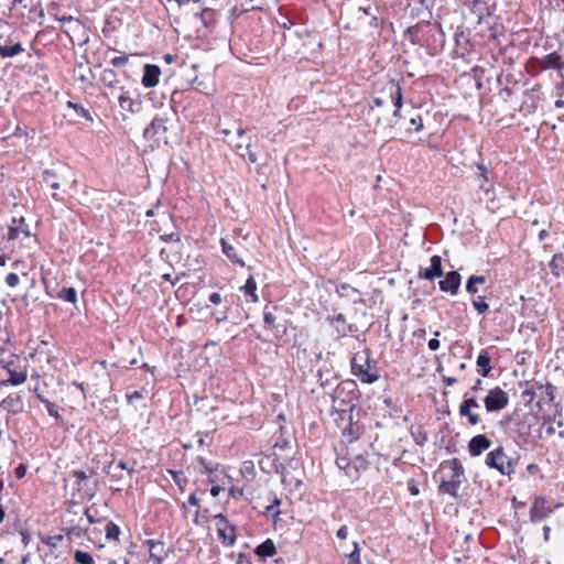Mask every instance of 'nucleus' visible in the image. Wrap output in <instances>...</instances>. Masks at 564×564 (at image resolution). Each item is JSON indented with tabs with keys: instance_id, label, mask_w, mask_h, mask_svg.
<instances>
[{
	"instance_id": "69168bd1",
	"label": "nucleus",
	"mask_w": 564,
	"mask_h": 564,
	"mask_svg": "<svg viewBox=\"0 0 564 564\" xmlns=\"http://www.w3.org/2000/svg\"><path fill=\"white\" fill-rule=\"evenodd\" d=\"M336 464L337 466L340 468V469H346V468H350V462H348L347 458L345 457H339L336 459Z\"/></svg>"
},
{
	"instance_id": "8fccbe9b",
	"label": "nucleus",
	"mask_w": 564,
	"mask_h": 564,
	"mask_svg": "<svg viewBox=\"0 0 564 564\" xmlns=\"http://www.w3.org/2000/svg\"><path fill=\"white\" fill-rule=\"evenodd\" d=\"M468 394H469V392L465 393V399L460 403V405L468 408V409H478L479 403H478L476 395L468 397Z\"/></svg>"
},
{
	"instance_id": "2f4dec72",
	"label": "nucleus",
	"mask_w": 564,
	"mask_h": 564,
	"mask_svg": "<svg viewBox=\"0 0 564 564\" xmlns=\"http://www.w3.org/2000/svg\"><path fill=\"white\" fill-rule=\"evenodd\" d=\"M33 392L36 394V397L39 398V400L45 404L46 406V410L48 412V414L53 417H55L56 420H59L61 416H59V413H58V406L51 402L50 400L45 399L42 393L40 392V389L37 386H35L33 388Z\"/></svg>"
},
{
	"instance_id": "5701e85b",
	"label": "nucleus",
	"mask_w": 564,
	"mask_h": 564,
	"mask_svg": "<svg viewBox=\"0 0 564 564\" xmlns=\"http://www.w3.org/2000/svg\"><path fill=\"white\" fill-rule=\"evenodd\" d=\"M65 538H70V529H62L59 533L46 535L42 538V542L52 549H57L62 546Z\"/></svg>"
},
{
	"instance_id": "0e129e2a",
	"label": "nucleus",
	"mask_w": 564,
	"mask_h": 564,
	"mask_svg": "<svg viewBox=\"0 0 564 564\" xmlns=\"http://www.w3.org/2000/svg\"><path fill=\"white\" fill-rule=\"evenodd\" d=\"M265 513L268 516H271L273 518H276L279 514H280V510L278 508H275V506H271V505H268L265 507Z\"/></svg>"
},
{
	"instance_id": "1a4fd4ad",
	"label": "nucleus",
	"mask_w": 564,
	"mask_h": 564,
	"mask_svg": "<svg viewBox=\"0 0 564 564\" xmlns=\"http://www.w3.org/2000/svg\"><path fill=\"white\" fill-rule=\"evenodd\" d=\"M440 473H444L445 470H449L451 474L445 475V481H462L465 476V469L463 464L458 458H452L448 460H444L441 463Z\"/></svg>"
},
{
	"instance_id": "052dcab7",
	"label": "nucleus",
	"mask_w": 564,
	"mask_h": 564,
	"mask_svg": "<svg viewBox=\"0 0 564 564\" xmlns=\"http://www.w3.org/2000/svg\"><path fill=\"white\" fill-rule=\"evenodd\" d=\"M410 123L415 127V131H421L423 129V122L421 116L410 119Z\"/></svg>"
},
{
	"instance_id": "393cba45",
	"label": "nucleus",
	"mask_w": 564,
	"mask_h": 564,
	"mask_svg": "<svg viewBox=\"0 0 564 564\" xmlns=\"http://www.w3.org/2000/svg\"><path fill=\"white\" fill-rule=\"evenodd\" d=\"M221 251L224 254L235 264L245 267V261L239 257L237 249L234 245L228 242L226 239H220Z\"/></svg>"
},
{
	"instance_id": "e2e57ef3",
	"label": "nucleus",
	"mask_w": 564,
	"mask_h": 564,
	"mask_svg": "<svg viewBox=\"0 0 564 564\" xmlns=\"http://www.w3.org/2000/svg\"><path fill=\"white\" fill-rule=\"evenodd\" d=\"M348 535V527L346 524L341 525L337 532H336V536L340 540H345Z\"/></svg>"
},
{
	"instance_id": "6ab92c4d",
	"label": "nucleus",
	"mask_w": 564,
	"mask_h": 564,
	"mask_svg": "<svg viewBox=\"0 0 564 564\" xmlns=\"http://www.w3.org/2000/svg\"><path fill=\"white\" fill-rule=\"evenodd\" d=\"M166 130L165 121L161 118H154L149 127L144 129L143 135L145 139L160 140Z\"/></svg>"
},
{
	"instance_id": "680f3d73",
	"label": "nucleus",
	"mask_w": 564,
	"mask_h": 564,
	"mask_svg": "<svg viewBox=\"0 0 564 564\" xmlns=\"http://www.w3.org/2000/svg\"><path fill=\"white\" fill-rule=\"evenodd\" d=\"M17 1L24 9H29L30 11H32V9L36 6V0H17Z\"/></svg>"
},
{
	"instance_id": "603ef678",
	"label": "nucleus",
	"mask_w": 564,
	"mask_h": 564,
	"mask_svg": "<svg viewBox=\"0 0 564 564\" xmlns=\"http://www.w3.org/2000/svg\"><path fill=\"white\" fill-rule=\"evenodd\" d=\"M6 283L8 284V286L10 288H15L19 285L20 283V278L17 273L14 272H10L9 274H7L6 276Z\"/></svg>"
},
{
	"instance_id": "864d4df0",
	"label": "nucleus",
	"mask_w": 564,
	"mask_h": 564,
	"mask_svg": "<svg viewBox=\"0 0 564 564\" xmlns=\"http://www.w3.org/2000/svg\"><path fill=\"white\" fill-rule=\"evenodd\" d=\"M128 59H129L128 55L123 54V55L113 57L111 59L110 64L113 67H121L128 63Z\"/></svg>"
},
{
	"instance_id": "4be33fe9",
	"label": "nucleus",
	"mask_w": 564,
	"mask_h": 564,
	"mask_svg": "<svg viewBox=\"0 0 564 564\" xmlns=\"http://www.w3.org/2000/svg\"><path fill=\"white\" fill-rule=\"evenodd\" d=\"M195 17L199 19L206 29H215L218 22L217 11L213 8L206 7L200 12H197Z\"/></svg>"
},
{
	"instance_id": "412c9836",
	"label": "nucleus",
	"mask_w": 564,
	"mask_h": 564,
	"mask_svg": "<svg viewBox=\"0 0 564 564\" xmlns=\"http://www.w3.org/2000/svg\"><path fill=\"white\" fill-rule=\"evenodd\" d=\"M231 148L236 152L237 155L242 158L243 160H248L250 163H256L258 161V156L254 152L251 151L250 142L243 144L242 142H230Z\"/></svg>"
},
{
	"instance_id": "c756f323",
	"label": "nucleus",
	"mask_w": 564,
	"mask_h": 564,
	"mask_svg": "<svg viewBox=\"0 0 564 564\" xmlns=\"http://www.w3.org/2000/svg\"><path fill=\"white\" fill-rule=\"evenodd\" d=\"M340 296L351 297L354 303L362 302L360 292L347 283H343L337 288Z\"/></svg>"
},
{
	"instance_id": "72a5a7b5",
	"label": "nucleus",
	"mask_w": 564,
	"mask_h": 564,
	"mask_svg": "<svg viewBox=\"0 0 564 564\" xmlns=\"http://www.w3.org/2000/svg\"><path fill=\"white\" fill-rule=\"evenodd\" d=\"M24 52V47L20 43L13 45H0V57L9 58Z\"/></svg>"
},
{
	"instance_id": "58836bf2",
	"label": "nucleus",
	"mask_w": 564,
	"mask_h": 564,
	"mask_svg": "<svg viewBox=\"0 0 564 564\" xmlns=\"http://www.w3.org/2000/svg\"><path fill=\"white\" fill-rule=\"evenodd\" d=\"M458 414L462 417H467L468 423L470 425H477L480 422V416L477 413L473 412V409L465 408L460 404L458 408Z\"/></svg>"
},
{
	"instance_id": "4d7b16f0",
	"label": "nucleus",
	"mask_w": 564,
	"mask_h": 564,
	"mask_svg": "<svg viewBox=\"0 0 564 564\" xmlns=\"http://www.w3.org/2000/svg\"><path fill=\"white\" fill-rule=\"evenodd\" d=\"M76 78L83 83H88L91 85V69L87 67L86 73L80 72L78 75H76Z\"/></svg>"
},
{
	"instance_id": "79ce46f5",
	"label": "nucleus",
	"mask_w": 564,
	"mask_h": 564,
	"mask_svg": "<svg viewBox=\"0 0 564 564\" xmlns=\"http://www.w3.org/2000/svg\"><path fill=\"white\" fill-rule=\"evenodd\" d=\"M411 435L415 444L420 446H423L427 441V434L421 426L415 430H411Z\"/></svg>"
},
{
	"instance_id": "bb28decb",
	"label": "nucleus",
	"mask_w": 564,
	"mask_h": 564,
	"mask_svg": "<svg viewBox=\"0 0 564 564\" xmlns=\"http://www.w3.org/2000/svg\"><path fill=\"white\" fill-rule=\"evenodd\" d=\"M460 485L462 481H445V478H442L438 484L437 491L441 495H448L453 498H457Z\"/></svg>"
},
{
	"instance_id": "de8ad7c7",
	"label": "nucleus",
	"mask_w": 564,
	"mask_h": 564,
	"mask_svg": "<svg viewBox=\"0 0 564 564\" xmlns=\"http://www.w3.org/2000/svg\"><path fill=\"white\" fill-rule=\"evenodd\" d=\"M241 474L245 476V477H254V464L252 460H245L242 463V466H241V469H240Z\"/></svg>"
},
{
	"instance_id": "774afa93",
	"label": "nucleus",
	"mask_w": 564,
	"mask_h": 564,
	"mask_svg": "<svg viewBox=\"0 0 564 564\" xmlns=\"http://www.w3.org/2000/svg\"><path fill=\"white\" fill-rule=\"evenodd\" d=\"M109 469H111V470H118V469H119L120 471H123V470L128 469V466H127V463H124L123 460H120V462H119L118 464H116V465H115V464H111V465L109 466Z\"/></svg>"
},
{
	"instance_id": "2eb2a0df",
	"label": "nucleus",
	"mask_w": 564,
	"mask_h": 564,
	"mask_svg": "<svg viewBox=\"0 0 564 564\" xmlns=\"http://www.w3.org/2000/svg\"><path fill=\"white\" fill-rule=\"evenodd\" d=\"M2 408L8 414H18L23 411L24 403L20 393H10L1 402Z\"/></svg>"
},
{
	"instance_id": "9b49d317",
	"label": "nucleus",
	"mask_w": 564,
	"mask_h": 564,
	"mask_svg": "<svg viewBox=\"0 0 564 564\" xmlns=\"http://www.w3.org/2000/svg\"><path fill=\"white\" fill-rule=\"evenodd\" d=\"M357 377L362 383L371 384L379 379V373L377 368L370 365V359H366V361L360 362V367L356 368V371L352 373Z\"/></svg>"
},
{
	"instance_id": "37998d69",
	"label": "nucleus",
	"mask_w": 564,
	"mask_h": 564,
	"mask_svg": "<svg viewBox=\"0 0 564 564\" xmlns=\"http://www.w3.org/2000/svg\"><path fill=\"white\" fill-rule=\"evenodd\" d=\"M473 307L477 311L478 314H485L489 310L486 297L481 295L473 300Z\"/></svg>"
},
{
	"instance_id": "13d9d810",
	"label": "nucleus",
	"mask_w": 564,
	"mask_h": 564,
	"mask_svg": "<svg viewBox=\"0 0 564 564\" xmlns=\"http://www.w3.org/2000/svg\"><path fill=\"white\" fill-rule=\"evenodd\" d=\"M161 239L165 242H178L181 240L180 235L176 232L163 235L161 236Z\"/></svg>"
},
{
	"instance_id": "dca6fc26",
	"label": "nucleus",
	"mask_w": 564,
	"mask_h": 564,
	"mask_svg": "<svg viewBox=\"0 0 564 564\" xmlns=\"http://www.w3.org/2000/svg\"><path fill=\"white\" fill-rule=\"evenodd\" d=\"M462 282V275L457 271H449L445 279L438 282L440 290L453 295L457 294Z\"/></svg>"
},
{
	"instance_id": "ea45409f",
	"label": "nucleus",
	"mask_w": 564,
	"mask_h": 564,
	"mask_svg": "<svg viewBox=\"0 0 564 564\" xmlns=\"http://www.w3.org/2000/svg\"><path fill=\"white\" fill-rule=\"evenodd\" d=\"M366 359H370V354L368 349L364 350L362 352L355 354L350 362L351 373H354L356 371V368L360 367V362L366 361Z\"/></svg>"
},
{
	"instance_id": "cd10ccee",
	"label": "nucleus",
	"mask_w": 564,
	"mask_h": 564,
	"mask_svg": "<svg viewBox=\"0 0 564 564\" xmlns=\"http://www.w3.org/2000/svg\"><path fill=\"white\" fill-rule=\"evenodd\" d=\"M476 365L478 367L479 373L482 377H488L489 376V373H490L492 368L490 366V355H489L487 349H482L479 352V355L477 357Z\"/></svg>"
},
{
	"instance_id": "b1692460",
	"label": "nucleus",
	"mask_w": 564,
	"mask_h": 564,
	"mask_svg": "<svg viewBox=\"0 0 564 564\" xmlns=\"http://www.w3.org/2000/svg\"><path fill=\"white\" fill-rule=\"evenodd\" d=\"M561 56L556 53V52H553V53H550L545 56H543L542 58H538L535 62L538 63L540 69L542 70H545V69H560L561 68Z\"/></svg>"
},
{
	"instance_id": "338daca9",
	"label": "nucleus",
	"mask_w": 564,
	"mask_h": 564,
	"mask_svg": "<svg viewBox=\"0 0 564 564\" xmlns=\"http://www.w3.org/2000/svg\"><path fill=\"white\" fill-rule=\"evenodd\" d=\"M535 392L532 389H525L521 397L527 400L528 402H531L534 399Z\"/></svg>"
},
{
	"instance_id": "09e8293b",
	"label": "nucleus",
	"mask_w": 564,
	"mask_h": 564,
	"mask_svg": "<svg viewBox=\"0 0 564 564\" xmlns=\"http://www.w3.org/2000/svg\"><path fill=\"white\" fill-rule=\"evenodd\" d=\"M120 533V529L113 522H108L106 524V538L107 539H118Z\"/></svg>"
},
{
	"instance_id": "39448f33",
	"label": "nucleus",
	"mask_w": 564,
	"mask_h": 564,
	"mask_svg": "<svg viewBox=\"0 0 564 564\" xmlns=\"http://www.w3.org/2000/svg\"><path fill=\"white\" fill-rule=\"evenodd\" d=\"M484 404L487 412H499L509 404V395L500 387H495L488 391Z\"/></svg>"
},
{
	"instance_id": "bf43d9fd",
	"label": "nucleus",
	"mask_w": 564,
	"mask_h": 564,
	"mask_svg": "<svg viewBox=\"0 0 564 564\" xmlns=\"http://www.w3.org/2000/svg\"><path fill=\"white\" fill-rule=\"evenodd\" d=\"M14 474L18 479H22L26 474V466L24 464H19L14 470Z\"/></svg>"
},
{
	"instance_id": "7ed1b4c3",
	"label": "nucleus",
	"mask_w": 564,
	"mask_h": 564,
	"mask_svg": "<svg viewBox=\"0 0 564 564\" xmlns=\"http://www.w3.org/2000/svg\"><path fill=\"white\" fill-rule=\"evenodd\" d=\"M485 463L489 468L498 470L503 476H511L514 473V462L501 446L489 452Z\"/></svg>"
},
{
	"instance_id": "ddd939ff",
	"label": "nucleus",
	"mask_w": 564,
	"mask_h": 564,
	"mask_svg": "<svg viewBox=\"0 0 564 564\" xmlns=\"http://www.w3.org/2000/svg\"><path fill=\"white\" fill-rule=\"evenodd\" d=\"M73 476L76 478L75 485L82 500L90 499L94 496V487L89 485L90 480L85 471H75Z\"/></svg>"
},
{
	"instance_id": "4c0bfd02",
	"label": "nucleus",
	"mask_w": 564,
	"mask_h": 564,
	"mask_svg": "<svg viewBox=\"0 0 564 564\" xmlns=\"http://www.w3.org/2000/svg\"><path fill=\"white\" fill-rule=\"evenodd\" d=\"M486 278L484 275H470L466 282V292L476 294L478 292L477 284H485Z\"/></svg>"
},
{
	"instance_id": "7c9ffc66",
	"label": "nucleus",
	"mask_w": 564,
	"mask_h": 564,
	"mask_svg": "<svg viewBox=\"0 0 564 564\" xmlns=\"http://www.w3.org/2000/svg\"><path fill=\"white\" fill-rule=\"evenodd\" d=\"M549 267L554 276H561L564 272V254L555 253L550 261Z\"/></svg>"
},
{
	"instance_id": "c85d7f7f",
	"label": "nucleus",
	"mask_w": 564,
	"mask_h": 564,
	"mask_svg": "<svg viewBox=\"0 0 564 564\" xmlns=\"http://www.w3.org/2000/svg\"><path fill=\"white\" fill-rule=\"evenodd\" d=\"M276 553V547L271 539H267L254 549V554L259 557H272Z\"/></svg>"
},
{
	"instance_id": "5fc2aeb1",
	"label": "nucleus",
	"mask_w": 564,
	"mask_h": 564,
	"mask_svg": "<svg viewBox=\"0 0 564 564\" xmlns=\"http://www.w3.org/2000/svg\"><path fill=\"white\" fill-rule=\"evenodd\" d=\"M207 510H204L202 513L199 510H196L194 523L197 525H203L207 521Z\"/></svg>"
},
{
	"instance_id": "423d86ee",
	"label": "nucleus",
	"mask_w": 564,
	"mask_h": 564,
	"mask_svg": "<svg viewBox=\"0 0 564 564\" xmlns=\"http://www.w3.org/2000/svg\"><path fill=\"white\" fill-rule=\"evenodd\" d=\"M215 520L217 521L216 527L218 538L224 544L232 546L237 540L235 525L231 524L223 513L216 514Z\"/></svg>"
},
{
	"instance_id": "49530a36",
	"label": "nucleus",
	"mask_w": 564,
	"mask_h": 564,
	"mask_svg": "<svg viewBox=\"0 0 564 564\" xmlns=\"http://www.w3.org/2000/svg\"><path fill=\"white\" fill-rule=\"evenodd\" d=\"M347 564H360V547L357 542H354V550L347 555Z\"/></svg>"
},
{
	"instance_id": "aec40b11",
	"label": "nucleus",
	"mask_w": 564,
	"mask_h": 564,
	"mask_svg": "<svg viewBox=\"0 0 564 564\" xmlns=\"http://www.w3.org/2000/svg\"><path fill=\"white\" fill-rule=\"evenodd\" d=\"M118 102L122 110L131 113L139 110L140 101L130 97L129 91L124 87H119Z\"/></svg>"
},
{
	"instance_id": "473e14b6",
	"label": "nucleus",
	"mask_w": 564,
	"mask_h": 564,
	"mask_svg": "<svg viewBox=\"0 0 564 564\" xmlns=\"http://www.w3.org/2000/svg\"><path fill=\"white\" fill-rule=\"evenodd\" d=\"M390 98L394 106V108L401 109L403 105V94L402 88L399 84H394V82H391L390 85Z\"/></svg>"
},
{
	"instance_id": "6e6d98bb",
	"label": "nucleus",
	"mask_w": 564,
	"mask_h": 564,
	"mask_svg": "<svg viewBox=\"0 0 564 564\" xmlns=\"http://www.w3.org/2000/svg\"><path fill=\"white\" fill-rule=\"evenodd\" d=\"M343 436L347 442H352V441L357 440V437H358L357 434L354 433V430H352V426L350 423H349V427L344 429Z\"/></svg>"
},
{
	"instance_id": "f704fd0d",
	"label": "nucleus",
	"mask_w": 564,
	"mask_h": 564,
	"mask_svg": "<svg viewBox=\"0 0 564 564\" xmlns=\"http://www.w3.org/2000/svg\"><path fill=\"white\" fill-rule=\"evenodd\" d=\"M241 290L243 291V293L246 295L251 296V301L253 303H257L259 301V297L257 295V282L252 275H250L247 279V281H246L245 285L241 288Z\"/></svg>"
},
{
	"instance_id": "a19ab883",
	"label": "nucleus",
	"mask_w": 564,
	"mask_h": 564,
	"mask_svg": "<svg viewBox=\"0 0 564 564\" xmlns=\"http://www.w3.org/2000/svg\"><path fill=\"white\" fill-rule=\"evenodd\" d=\"M272 310H275V306L270 307L269 305H265L264 310H263V322H264V325L269 328L274 327L275 319H276Z\"/></svg>"
},
{
	"instance_id": "3c124183",
	"label": "nucleus",
	"mask_w": 564,
	"mask_h": 564,
	"mask_svg": "<svg viewBox=\"0 0 564 564\" xmlns=\"http://www.w3.org/2000/svg\"><path fill=\"white\" fill-rule=\"evenodd\" d=\"M351 464L354 465V470L359 473L366 470L368 466L367 460L361 455H357Z\"/></svg>"
},
{
	"instance_id": "6e6552de",
	"label": "nucleus",
	"mask_w": 564,
	"mask_h": 564,
	"mask_svg": "<svg viewBox=\"0 0 564 564\" xmlns=\"http://www.w3.org/2000/svg\"><path fill=\"white\" fill-rule=\"evenodd\" d=\"M326 319L334 327L337 338L346 337L349 334L358 332L357 325L348 323L345 315L341 313L327 316Z\"/></svg>"
},
{
	"instance_id": "4468645a",
	"label": "nucleus",
	"mask_w": 564,
	"mask_h": 564,
	"mask_svg": "<svg viewBox=\"0 0 564 564\" xmlns=\"http://www.w3.org/2000/svg\"><path fill=\"white\" fill-rule=\"evenodd\" d=\"M443 275L442 268V259L440 256L435 254L430 259V267L425 269H420L419 278L433 281L436 278H441Z\"/></svg>"
},
{
	"instance_id": "c03bdc74",
	"label": "nucleus",
	"mask_w": 564,
	"mask_h": 564,
	"mask_svg": "<svg viewBox=\"0 0 564 564\" xmlns=\"http://www.w3.org/2000/svg\"><path fill=\"white\" fill-rule=\"evenodd\" d=\"M74 560L78 564H94L93 556L89 553L84 552V551H76L74 553Z\"/></svg>"
},
{
	"instance_id": "f8f14e48",
	"label": "nucleus",
	"mask_w": 564,
	"mask_h": 564,
	"mask_svg": "<svg viewBox=\"0 0 564 564\" xmlns=\"http://www.w3.org/2000/svg\"><path fill=\"white\" fill-rule=\"evenodd\" d=\"M31 234L29 230V225L26 224L24 217L12 218V225L9 226L8 229V240H17L23 238H30Z\"/></svg>"
},
{
	"instance_id": "f03ea898",
	"label": "nucleus",
	"mask_w": 564,
	"mask_h": 564,
	"mask_svg": "<svg viewBox=\"0 0 564 564\" xmlns=\"http://www.w3.org/2000/svg\"><path fill=\"white\" fill-rule=\"evenodd\" d=\"M43 283L46 293L53 297L65 302H70V285H68L67 276L64 272L48 271L43 276Z\"/></svg>"
},
{
	"instance_id": "a211bd4d",
	"label": "nucleus",
	"mask_w": 564,
	"mask_h": 564,
	"mask_svg": "<svg viewBox=\"0 0 564 564\" xmlns=\"http://www.w3.org/2000/svg\"><path fill=\"white\" fill-rule=\"evenodd\" d=\"M161 69L158 65L145 64L141 83L147 88L155 87L159 84Z\"/></svg>"
},
{
	"instance_id": "c9c22d12",
	"label": "nucleus",
	"mask_w": 564,
	"mask_h": 564,
	"mask_svg": "<svg viewBox=\"0 0 564 564\" xmlns=\"http://www.w3.org/2000/svg\"><path fill=\"white\" fill-rule=\"evenodd\" d=\"M73 110L79 118H82L84 120V121H79V123H82L83 126H88V124L93 123L94 118H93L89 109H86L83 106H79V105L73 102Z\"/></svg>"
},
{
	"instance_id": "20e7f679",
	"label": "nucleus",
	"mask_w": 564,
	"mask_h": 564,
	"mask_svg": "<svg viewBox=\"0 0 564 564\" xmlns=\"http://www.w3.org/2000/svg\"><path fill=\"white\" fill-rule=\"evenodd\" d=\"M562 506V503L550 502L545 497H535L530 508V520L534 523L540 522Z\"/></svg>"
},
{
	"instance_id": "f3484780",
	"label": "nucleus",
	"mask_w": 564,
	"mask_h": 564,
	"mask_svg": "<svg viewBox=\"0 0 564 564\" xmlns=\"http://www.w3.org/2000/svg\"><path fill=\"white\" fill-rule=\"evenodd\" d=\"M491 446V441L485 434H478L468 443V452L471 456L476 457L482 454Z\"/></svg>"
},
{
	"instance_id": "a18cd8bd",
	"label": "nucleus",
	"mask_w": 564,
	"mask_h": 564,
	"mask_svg": "<svg viewBox=\"0 0 564 564\" xmlns=\"http://www.w3.org/2000/svg\"><path fill=\"white\" fill-rule=\"evenodd\" d=\"M169 473L171 474L172 479L174 480V482L183 490L184 486L187 482V479L184 476L183 471H181V470H169Z\"/></svg>"
},
{
	"instance_id": "9d476101",
	"label": "nucleus",
	"mask_w": 564,
	"mask_h": 564,
	"mask_svg": "<svg viewBox=\"0 0 564 564\" xmlns=\"http://www.w3.org/2000/svg\"><path fill=\"white\" fill-rule=\"evenodd\" d=\"M440 473H444L445 470H449L451 474L445 475V481H462L465 476V469L463 464L458 458H452L448 460H444L441 463Z\"/></svg>"
},
{
	"instance_id": "0eeeda50",
	"label": "nucleus",
	"mask_w": 564,
	"mask_h": 564,
	"mask_svg": "<svg viewBox=\"0 0 564 564\" xmlns=\"http://www.w3.org/2000/svg\"><path fill=\"white\" fill-rule=\"evenodd\" d=\"M341 394H344V389L338 388L335 390L334 397H333V408L336 412L339 413V416L341 420H345L346 417L348 421H351V412L355 409L354 403V397H349L347 400L341 398Z\"/></svg>"
},
{
	"instance_id": "e433bc0d",
	"label": "nucleus",
	"mask_w": 564,
	"mask_h": 564,
	"mask_svg": "<svg viewBox=\"0 0 564 564\" xmlns=\"http://www.w3.org/2000/svg\"><path fill=\"white\" fill-rule=\"evenodd\" d=\"M100 80L105 86L110 88H115L116 85L119 83L116 72L109 68L102 70L100 75Z\"/></svg>"
},
{
	"instance_id": "f257e3e1",
	"label": "nucleus",
	"mask_w": 564,
	"mask_h": 564,
	"mask_svg": "<svg viewBox=\"0 0 564 564\" xmlns=\"http://www.w3.org/2000/svg\"><path fill=\"white\" fill-rule=\"evenodd\" d=\"M0 367L3 369L8 378L0 380V388L9 386H21L28 380V361L19 355L6 354L0 357Z\"/></svg>"
},
{
	"instance_id": "a878e982",
	"label": "nucleus",
	"mask_w": 564,
	"mask_h": 564,
	"mask_svg": "<svg viewBox=\"0 0 564 564\" xmlns=\"http://www.w3.org/2000/svg\"><path fill=\"white\" fill-rule=\"evenodd\" d=\"M147 544L149 545L150 558L154 564H162L164 558V544L160 541L148 540Z\"/></svg>"
}]
</instances>
